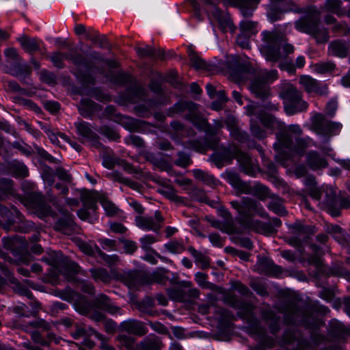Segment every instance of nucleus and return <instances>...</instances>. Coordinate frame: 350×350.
I'll return each instance as SVG.
<instances>
[{"instance_id": "41", "label": "nucleus", "mask_w": 350, "mask_h": 350, "mask_svg": "<svg viewBox=\"0 0 350 350\" xmlns=\"http://www.w3.org/2000/svg\"><path fill=\"white\" fill-rule=\"evenodd\" d=\"M94 103L92 100L84 98L81 101V107H79L81 115L85 116L88 113L94 109Z\"/></svg>"}, {"instance_id": "49", "label": "nucleus", "mask_w": 350, "mask_h": 350, "mask_svg": "<svg viewBox=\"0 0 350 350\" xmlns=\"http://www.w3.org/2000/svg\"><path fill=\"white\" fill-rule=\"evenodd\" d=\"M152 282H154L159 284H165L167 280L166 276V271L164 269L159 270L155 271L152 275Z\"/></svg>"}, {"instance_id": "18", "label": "nucleus", "mask_w": 350, "mask_h": 350, "mask_svg": "<svg viewBox=\"0 0 350 350\" xmlns=\"http://www.w3.org/2000/svg\"><path fill=\"white\" fill-rule=\"evenodd\" d=\"M328 53L330 55L345 57L348 54V47L340 40L333 41L329 44Z\"/></svg>"}, {"instance_id": "33", "label": "nucleus", "mask_w": 350, "mask_h": 350, "mask_svg": "<svg viewBox=\"0 0 350 350\" xmlns=\"http://www.w3.org/2000/svg\"><path fill=\"white\" fill-rule=\"evenodd\" d=\"M0 214L5 221V224L3 225V228L7 231L10 230L14 222L12 213L6 207L0 206Z\"/></svg>"}, {"instance_id": "4", "label": "nucleus", "mask_w": 350, "mask_h": 350, "mask_svg": "<svg viewBox=\"0 0 350 350\" xmlns=\"http://www.w3.org/2000/svg\"><path fill=\"white\" fill-rule=\"evenodd\" d=\"M6 61L9 65L8 72L13 76L21 77L30 74L31 69L29 66L24 64L14 48H8L5 51Z\"/></svg>"}, {"instance_id": "63", "label": "nucleus", "mask_w": 350, "mask_h": 350, "mask_svg": "<svg viewBox=\"0 0 350 350\" xmlns=\"http://www.w3.org/2000/svg\"><path fill=\"white\" fill-rule=\"evenodd\" d=\"M41 80L46 83H53L55 82V76L53 73L46 70H42L40 72Z\"/></svg>"}, {"instance_id": "2", "label": "nucleus", "mask_w": 350, "mask_h": 350, "mask_svg": "<svg viewBox=\"0 0 350 350\" xmlns=\"http://www.w3.org/2000/svg\"><path fill=\"white\" fill-rule=\"evenodd\" d=\"M230 204L239 213L237 218L239 222L243 226L252 228L258 221L252 220L255 215H264V211L260 204L251 198H243L242 202L232 201Z\"/></svg>"}, {"instance_id": "50", "label": "nucleus", "mask_w": 350, "mask_h": 350, "mask_svg": "<svg viewBox=\"0 0 350 350\" xmlns=\"http://www.w3.org/2000/svg\"><path fill=\"white\" fill-rule=\"evenodd\" d=\"M191 162L190 157L188 154L180 152L178 154V159L175 161V163L178 166L185 167L188 166Z\"/></svg>"}, {"instance_id": "25", "label": "nucleus", "mask_w": 350, "mask_h": 350, "mask_svg": "<svg viewBox=\"0 0 350 350\" xmlns=\"http://www.w3.org/2000/svg\"><path fill=\"white\" fill-rule=\"evenodd\" d=\"M18 41L21 44L22 47L27 52L31 53L39 49V44L34 38H30L26 36H21L18 38Z\"/></svg>"}, {"instance_id": "61", "label": "nucleus", "mask_w": 350, "mask_h": 350, "mask_svg": "<svg viewBox=\"0 0 350 350\" xmlns=\"http://www.w3.org/2000/svg\"><path fill=\"white\" fill-rule=\"evenodd\" d=\"M103 323L105 330L107 333L112 334L115 332L117 327V324L116 322L111 319H105V320L103 321Z\"/></svg>"}, {"instance_id": "19", "label": "nucleus", "mask_w": 350, "mask_h": 350, "mask_svg": "<svg viewBox=\"0 0 350 350\" xmlns=\"http://www.w3.org/2000/svg\"><path fill=\"white\" fill-rule=\"evenodd\" d=\"M120 329L129 334L142 335L144 334V327L139 321L128 320L120 323Z\"/></svg>"}, {"instance_id": "27", "label": "nucleus", "mask_w": 350, "mask_h": 350, "mask_svg": "<svg viewBox=\"0 0 350 350\" xmlns=\"http://www.w3.org/2000/svg\"><path fill=\"white\" fill-rule=\"evenodd\" d=\"M140 346L144 350H160L163 345L158 338L152 336L144 340Z\"/></svg>"}, {"instance_id": "17", "label": "nucleus", "mask_w": 350, "mask_h": 350, "mask_svg": "<svg viewBox=\"0 0 350 350\" xmlns=\"http://www.w3.org/2000/svg\"><path fill=\"white\" fill-rule=\"evenodd\" d=\"M93 303L96 308L107 311L111 314H118L120 310L119 307L113 305L110 299L103 294L96 297Z\"/></svg>"}, {"instance_id": "56", "label": "nucleus", "mask_w": 350, "mask_h": 350, "mask_svg": "<svg viewBox=\"0 0 350 350\" xmlns=\"http://www.w3.org/2000/svg\"><path fill=\"white\" fill-rule=\"evenodd\" d=\"M56 175L59 179L67 183H70L72 180V177L68 172L60 167L56 169Z\"/></svg>"}, {"instance_id": "32", "label": "nucleus", "mask_w": 350, "mask_h": 350, "mask_svg": "<svg viewBox=\"0 0 350 350\" xmlns=\"http://www.w3.org/2000/svg\"><path fill=\"white\" fill-rule=\"evenodd\" d=\"M291 228L293 230V233L299 235L313 234L315 232L313 226H304L300 221L295 222Z\"/></svg>"}, {"instance_id": "11", "label": "nucleus", "mask_w": 350, "mask_h": 350, "mask_svg": "<svg viewBox=\"0 0 350 350\" xmlns=\"http://www.w3.org/2000/svg\"><path fill=\"white\" fill-rule=\"evenodd\" d=\"M250 90L256 98L264 100L270 96L269 85L259 77L252 81Z\"/></svg>"}, {"instance_id": "15", "label": "nucleus", "mask_w": 350, "mask_h": 350, "mask_svg": "<svg viewBox=\"0 0 350 350\" xmlns=\"http://www.w3.org/2000/svg\"><path fill=\"white\" fill-rule=\"evenodd\" d=\"M225 178L227 181L239 193H252V191L250 185L243 182L237 173L232 172H226Z\"/></svg>"}, {"instance_id": "47", "label": "nucleus", "mask_w": 350, "mask_h": 350, "mask_svg": "<svg viewBox=\"0 0 350 350\" xmlns=\"http://www.w3.org/2000/svg\"><path fill=\"white\" fill-rule=\"evenodd\" d=\"M314 68L317 72L323 74L332 71L335 68V65L332 62H324L316 64Z\"/></svg>"}, {"instance_id": "10", "label": "nucleus", "mask_w": 350, "mask_h": 350, "mask_svg": "<svg viewBox=\"0 0 350 350\" xmlns=\"http://www.w3.org/2000/svg\"><path fill=\"white\" fill-rule=\"evenodd\" d=\"M57 256L59 258V260H55L53 263L57 267H62L60 269V271L62 274L68 277H71L79 273L80 267L77 263L68 261L66 258L63 256L61 252L57 253Z\"/></svg>"}, {"instance_id": "28", "label": "nucleus", "mask_w": 350, "mask_h": 350, "mask_svg": "<svg viewBox=\"0 0 350 350\" xmlns=\"http://www.w3.org/2000/svg\"><path fill=\"white\" fill-rule=\"evenodd\" d=\"M92 278L96 282L100 281L104 283L109 282L111 280V276L107 269L104 268L91 269L90 270Z\"/></svg>"}, {"instance_id": "23", "label": "nucleus", "mask_w": 350, "mask_h": 350, "mask_svg": "<svg viewBox=\"0 0 350 350\" xmlns=\"http://www.w3.org/2000/svg\"><path fill=\"white\" fill-rule=\"evenodd\" d=\"M307 108L308 104L306 101L301 99V97L295 102L290 103L284 105V110L286 113L290 116L301 112Z\"/></svg>"}, {"instance_id": "52", "label": "nucleus", "mask_w": 350, "mask_h": 350, "mask_svg": "<svg viewBox=\"0 0 350 350\" xmlns=\"http://www.w3.org/2000/svg\"><path fill=\"white\" fill-rule=\"evenodd\" d=\"M90 331L92 334L94 335L98 340L101 341L100 347L103 350H114V349L111 346L109 345L106 342L105 338L103 334L98 333L97 331L92 328H90Z\"/></svg>"}, {"instance_id": "54", "label": "nucleus", "mask_w": 350, "mask_h": 350, "mask_svg": "<svg viewBox=\"0 0 350 350\" xmlns=\"http://www.w3.org/2000/svg\"><path fill=\"white\" fill-rule=\"evenodd\" d=\"M154 301L150 297L146 298L139 305V310L145 313H150L151 308L154 306Z\"/></svg>"}, {"instance_id": "39", "label": "nucleus", "mask_w": 350, "mask_h": 350, "mask_svg": "<svg viewBox=\"0 0 350 350\" xmlns=\"http://www.w3.org/2000/svg\"><path fill=\"white\" fill-rule=\"evenodd\" d=\"M12 170L17 176L25 177L28 174L27 167L18 161H14L12 163Z\"/></svg>"}, {"instance_id": "13", "label": "nucleus", "mask_w": 350, "mask_h": 350, "mask_svg": "<svg viewBox=\"0 0 350 350\" xmlns=\"http://www.w3.org/2000/svg\"><path fill=\"white\" fill-rule=\"evenodd\" d=\"M280 96L284 100V105L297 100L301 98V93L291 83L281 84Z\"/></svg>"}, {"instance_id": "37", "label": "nucleus", "mask_w": 350, "mask_h": 350, "mask_svg": "<svg viewBox=\"0 0 350 350\" xmlns=\"http://www.w3.org/2000/svg\"><path fill=\"white\" fill-rule=\"evenodd\" d=\"M193 173L196 179L201 180L207 185H211L215 183L214 177L201 170H195Z\"/></svg>"}, {"instance_id": "40", "label": "nucleus", "mask_w": 350, "mask_h": 350, "mask_svg": "<svg viewBox=\"0 0 350 350\" xmlns=\"http://www.w3.org/2000/svg\"><path fill=\"white\" fill-rule=\"evenodd\" d=\"M157 241L156 237L152 234H146L139 239L142 248L146 251L150 250L151 245Z\"/></svg>"}, {"instance_id": "60", "label": "nucleus", "mask_w": 350, "mask_h": 350, "mask_svg": "<svg viewBox=\"0 0 350 350\" xmlns=\"http://www.w3.org/2000/svg\"><path fill=\"white\" fill-rule=\"evenodd\" d=\"M256 26V23L251 21H243L240 23V29L243 32L252 31Z\"/></svg>"}, {"instance_id": "9", "label": "nucleus", "mask_w": 350, "mask_h": 350, "mask_svg": "<svg viewBox=\"0 0 350 350\" xmlns=\"http://www.w3.org/2000/svg\"><path fill=\"white\" fill-rule=\"evenodd\" d=\"M302 133V130L297 124L290 125L286 130L282 131L278 136V144L282 147H291L293 137L298 138Z\"/></svg>"}, {"instance_id": "35", "label": "nucleus", "mask_w": 350, "mask_h": 350, "mask_svg": "<svg viewBox=\"0 0 350 350\" xmlns=\"http://www.w3.org/2000/svg\"><path fill=\"white\" fill-rule=\"evenodd\" d=\"M256 267L258 271L263 273H269L273 270V265L269 260L262 258L258 259Z\"/></svg>"}, {"instance_id": "36", "label": "nucleus", "mask_w": 350, "mask_h": 350, "mask_svg": "<svg viewBox=\"0 0 350 350\" xmlns=\"http://www.w3.org/2000/svg\"><path fill=\"white\" fill-rule=\"evenodd\" d=\"M233 317V314L221 308H215V318L219 323H223L230 320Z\"/></svg>"}, {"instance_id": "43", "label": "nucleus", "mask_w": 350, "mask_h": 350, "mask_svg": "<svg viewBox=\"0 0 350 350\" xmlns=\"http://www.w3.org/2000/svg\"><path fill=\"white\" fill-rule=\"evenodd\" d=\"M51 142L59 146H63V142H68V137L64 133H59L58 134L51 133L49 135Z\"/></svg>"}, {"instance_id": "31", "label": "nucleus", "mask_w": 350, "mask_h": 350, "mask_svg": "<svg viewBox=\"0 0 350 350\" xmlns=\"http://www.w3.org/2000/svg\"><path fill=\"white\" fill-rule=\"evenodd\" d=\"M189 56L191 65L196 70H205L207 68L206 63L194 51L189 50Z\"/></svg>"}, {"instance_id": "38", "label": "nucleus", "mask_w": 350, "mask_h": 350, "mask_svg": "<svg viewBox=\"0 0 350 350\" xmlns=\"http://www.w3.org/2000/svg\"><path fill=\"white\" fill-rule=\"evenodd\" d=\"M96 250L97 252V254H98L109 266H113L117 265L119 262L120 259L117 255H107L105 253H103L98 247H96Z\"/></svg>"}, {"instance_id": "34", "label": "nucleus", "mask_w": 350, "mask_h": 350, "mask_svg": "<svg viewBox=\"0 0 350 350\" xmlns=\"http://www.w3.org/2000/svg\"><path fill=\"white\" fill-rule=\"evenodd\" d=\"M283 14V11L278 8L277 4L271 3L269 6L267 16L271 22L280 20Z\"/></svg>"}, {"instance_id": "20", "label": "nucleus", "mask_w": 350, "mask_h": 350, "mask_svg": "<svg viewBox=\"0 0 350 350\" xmlns=\"http://www.w3.org/2000/svg\"><path fill=\"white\" fill-rule=\"evenodd\" d=\"M206 279L207 275L204 273L198 272L195 275L196 282L200 287L215 291L221 294L225 293V290L223 288L208 282Z\"/></svg>"}, {"instance_id": "1", "label": "nucleus", "mask_w": 350, "mask_h": 350, "mask_svg": "<svg viewBox=\"0 0 350 350\" xmlns=\"http://www.w3.org/2000/svg\"><path fill=\"white\" fill-rule=\"evenodd\" d=\"M261 53L265 59L276 62L286 55L294 52V46L286 42L285 35L278 31L262 32Z\"/></svg>"}, {"instance_id": "24", "label": "nucleus", "mask_w": 350, "mask_h": 350, "mask_svg": "<svg viewBox=\"0 0 350 350\" xmlns=\"http://www.w3.org/2000/svg\"><path fill=\"white\" fill-rule=\"evenodd\" d=\"M295 144L294 142L291 144V147H284V148H286L289 150V152L292 154H297L299 155L303 154L306 148L308 147V144L306 141L304 139L301 138H295ZM283 147L280 146L278 148V154L282 152V149Z\"/></svg>"}, {"instance_id": "3", "label": "nucleus", "mask_w": 350, "mask_h": 350, "mask_svg": "<svg viewBox=\"0 0 350 350\" xmlns=\"http://www.w3.org/2000/svg\"><path fill=\"white\" fill-rule=\"evenodd\" d=\"M68 58L66 54L61 52H55L51 56V60L53 65L59 68L64 67L63 61L64 59ZM71 62L77 66V70L75 71V75L81 78L84 81L90 82L91 79H89L85 72H88V66L84 57L81 55H77L74 57H69Z\"/></svg>"}, {"instance_id": "5", "label": "nucleus", "mask_w": 350, "mask_h": 350, "mask_svg": "<svg viewBox=\"0 0 350 350\" xmlns=\"http://www.w3.org/2000/svg\"><path fill=\"white\" fill-rule=\"evenodd\" d=\"M174 109L176 113L188 111L186 118L190 120L196 127L201 130L208 131L206 120L201 117L198 112V105L192 102H185L176 105Z\"/></svg>"}, {"instance_id": "21", "label": "nucleus", "mask_w": 350, "mask_h": 350, "mask_svg": "<svg viewBox=\"0 0 350 350\" xmlns=\"http://www.w3.org/2000/svg\"><path fill=\"white\" fill-rule=\"evenodd\" d=\"M135 50L138 56L141 58L146 57L161 58L164 54L162 49H158L156 50L150 46H146L144 48L136 47Z\"/></svg>"}, {"instance_id": "6", "label": "nucleus", "mask_w": 350, "mask_h": 350, "mask_svg": "<svg viewBox=\"0 0 350 350\" xmlns=\"http://www.w3.org/2000/svg\"><path fill=\"white\" fill-rule=\"evenodd\" d=\"M312 127L319 135L331 136L336 134L340 129L341 124L327 120L321 113H316L312 118Z\"/></svg>"}, {"instance_id": "26", "label": "nucleus", "mask_w": 350, "mask_h": 350, "mask_svg": "<svg viewBox=\"0 0 350 350\" xmlns=\"http://www.w3.org/2000/svg\"><path fill=\"white\" fill-rule=\"evenodd\" d=\"M159 193L165 196L170 200L178 204L184 202V199L182 197L176 195V191L172 187L166 186L158 190Z\"/></svg>"}, {"instance_id": "30", "label": "nucleus", "mask_w": 350, "mask_h": 350, "mask_svg": "<svg viewBox=\"0 0 350 350\" xmlns=\"http://www.w3.org/2000/svg\"><path fill=\"white\" fill-rule=\"evenodd\" d=\"M237 161L242 166L245 173L250 174L252 171L253 161L252 158L246 153L239 152L237 154Z\"/></svg>"}, {"instance_id": "48", "label": "nucleus", "mask_w": 350, "mask_h": 350, "mask_svg": "<svg viewBox=\"0 0 350 350\" xmlns=\"http://www.w3.org/2000/svg\"><path fill=\"white\" fill-rule=\"evenodd\" d=\"M169 295L176 301L181 302L187 301L185 292L181 289L172 290L169 292Z\"/></svg>"}, {"instance_id": "7", "label": "nucleus", "mask_w": 350, "mask_h": 350, "mask_svg": "<svg viewBox=\"0 0 350 350\" xmlns=\"http://www.w3.org/2000/svg\"><path fill=\"white\" fill-rule=\"evenodd\" d=\"M136 226L146 231L158 232L162 228L164 218L159 211H155L153 217L138 215L135 219Z\"/></svg>"}, {"instance_id": "44", "label": "nucleus", "mask_w": 350, "mask_h": 350, "mask_svg": "<svg viewBox=\"0 0 350 350\" xmlns=\"http://www.w3.org/2000/svg\"><path fill=\"white\" fill-rule=\"evenodd\" d=\"M266 83L271 82L278 79V72L275 70L270 71L263 70L258 76Z\"/></svg>"}, {"instance_id": "62", "label": "nucleus", "mask_w": 350, "mask_h": 350, "mask_svg": "<svg viewBox=\"0 0 350 350\" xmlns=\"http://www.w3.org/2000/svg\"><path fill=\"white\" fill-rule=\"evenodd\" d=\"M118 340L127 349H131L133 347L134 340L131 337L126 335H119L118 336Z\"/></svg>"}, {"instance_id": "16", "label": "nucleus", "mask_w": 350, "mask_h": 350, "mask_svg": "<svg viewBox=\"0 0 350 350\" xmlns=\"http://www.w3.org/2000/svg\"><path fill=\"white\" fill-rule=\"evenodd\" d=\"M300 83L308 92H315L320 94L327 93V87L321 85L317 80L309 76H302L300 78Z\"/></svg>"}, {"instance_id": "12", "label": "nucleus", "mask_w": 350, "mask_h": 350, "mask_svg": "<svg viewBox=\"0 0 350 350\" xmlns=\"http://www.w3.org/2000/svg\"><path fill=\"white\" fill-rule=\"evenodd\" d=\"M124 283L130 288H139L149 282L146 275L139 271H131L124 275Z\"/></svg>"}, {"instance_id": "14", "label": "nucleus", "mask_w": 350, "mask_h": 350, "mask_svg": "<svg viewBox=\"0 0 350 350\" xmlns=\"http://www.w3.org/2000/svg\"><path fill=\"white\" fill-rule=\"evenodd\" d=\"M78 134L82 136L88 142H92L96 147H99L100 144L98 142V135L91 129L89 124L85 122L75 123Z\"/></svg>"}, {"instance_id": "55", "label": "nucleus", "mask_w": 350, "mask_h": 350, "mask_svg": "<svg viewBox=\"0 0 350 350\" xmlns=\"http://www.w3.org/2000/svg\"><path fill=\"white\" fill-rule=\"evenodd\" d=\"M42 178L44 181L51 185L55 181V175L51 168H46L42 172Z\"/></svg>"}, {"instance_id": "46", "label": "nucleus", "mask_w": 350, "mask_h": 350, "mask_svg": "<svg viewBox=\"0 0 350 350\" xmlns=\"http://www.w3.org/2000/svg\"><path fill=\"white\" fill-rule=\"evenodd\" d=\"M165 247L170 252L178 254L183 251L184 247L182 244L176 241H172L165 245Z\"/></svg>"}, {"instance_id": "58", "label": "nucleus", "mask_w": 350, "mask_h": 350, "mask_svg": "<svg viewBox=\"0 0 350 350\" xmlns=\"http://www.w3.org/2000/svg\"><path fill=\"white\" fill-rule=\"evenodd\" d=\"M340 4L339 0H327L325 6L327 10L336 13L340 8Z\"/></svg>"}, {"instance_id": "57", "label": "nucleus", "mask_w": 350, "mask_h": 350, "mask_svg": "<svg viewBox=\"0 0 350 350\" xmlns=\"http://www.w3.org/2000/svg\"><path fill=\"white\" fill-rule=\"evenodd\" d=\"M126 143L128 144L134 145L137 147L144 146L143 140L138 136L131 135L125 139Z\"/></svg>"}, {"instance_id": "29", "label": "nucleus", "mask_w": 350, "mask_h": 350, "mask_svg": "<svg viewBox=\"0 0 350 350\" xmlns=\"http://www.w3.org/2000/svg\"><path fill=\"white\" fill-rule=\"evenodd\" d=\"M219 215L224 218V221H222L226 226L229 225L230 234L237 232V228L234 222L231 213L226 208H221L219 209Z\"/></svg>"}, {"instance_id": "53", "label": "nucleus", "mask_w": 350, "mask_h": 350, "mask_svg": "<svg viewBox=\"0 0 350 350\" xmlns=\"http://www.w3.org/2000/svg\"><path fill=\"white\" fill-rule=\"evenodd\" d=\"M268 207L275 213L280 215H284L286 213L284 207L280 202H271Z\"/></svg>"}, {"instance_id": "59", "label": "nucleus", "mask_w": 350, "mask_h": 350, "mask_svg": "<svg viewBox=\"0 0 350 350\" xmlns=\"http://www.w3.org/2000/svg\"><path fill=\"white\" fill-rule=\"evenodd\" d=\"M12 189V182L5 178H0V190L3 193H10Z\"/></svg>"}, {"instance_id": "42", "label": "nucleus", "mask_w": 350, "mask_h": 350, "mask_svg": "<svg viewBox=\"0 0 350 350\" xmlns=\"http://www.w3.org/2000/svg\"><path fill=\"white\" fill-rule=\"evenodd\" d=\"M206 220L211 225L212 227L217 228L224 232L230 234L229 225H227V226H226L222 221L217 220L208 216L206 217Z\"/></svg>"}, {"instance_id": "64", "label": "nucleus", "mask_w": 350, "mask_h": 350, "mask_svg": "<svg viewBox=\"0 0 350 350\" xmlns=\"http://www.w3.org/2000/svg\"><path fill=\"white\" fill-rule=\"evenodd\" d=\"M100 131L102 133L111 139H116L119 137V135L109 126H103Z\"/></svg>"}, {"instance_id": "51", "label": "nucleus", "mask_w": 350, "mask_h": 350, "mask_svg": "<svg viewBox=\"0 0 350 350\" xmlns=\"http://www.w3.org/2000/svg\"><path fill=\"white\" fill-rule=\"evenodd\" d=\"M189 251L192 256L196 258L197 262H201L203 267H208V262L206 257L200 252L197 251L193 247L189 248Z\"/></svg>"}, {"instance_id": "45", "label": "nucleus", "mask_w": 350, "mask_h": 350, "mask_svg": "<svg viewBox=\"0 0 350 350\" xmlns=\"http://www.w3.org/2000/svg\"><path fill=\"white\" fill-rule=\"evenodd\" d=\"M101 204L107 215L113 216L117 213L118 208L111 202L104 199L101 201Z\"/></svg>"}, {"instance_id": "22", "label": "nucleus", "mask_w": 350, "mask_h": 350, "mask_svg": "<svg viewBox=\"0 0 350 350\" xmlns=\"http://www.w3.org/2000/svg\"><path fill=\"white\" fill-rule=\"evenodd\" d=\"M308 164L313 170L326 167L327 163L326 160L321 157L316 152H310L307 157Z\"/></svg>"}, {"instance_id": "8", "label": "nucleus", "mask_w": 350, "mask_h": 350, "mask_svg": "<svg viewBox=\"0 0 350 350\" xmlns=\"http://www.w3.org/2000/svg\"><path fill=\"white\" fill-rule=\"evenodd\" d=\"M296 28L302 32L312 35L318 43L328 41V31L325 28H321L317 25H310L306 20L301 19L295 23Z\"/></svg>"}]
</instances>
